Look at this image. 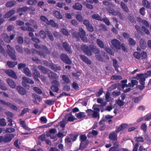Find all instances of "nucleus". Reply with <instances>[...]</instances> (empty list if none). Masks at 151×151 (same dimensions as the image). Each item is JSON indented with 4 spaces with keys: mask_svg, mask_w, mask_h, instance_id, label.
I'll list each match as a JSON object with an SVG mask.
<instances>
[{
    "mask_svg": "<svg viewBox=\"0 0 151 151\" xmlns=\"http://www.w3.org/2000/svg\"><path fill=\"white\" fill-rule=\"evenodd\" d=\"M81 49L86 55L88 56L92 55V52L95 54H98L100 52L99 48L92 45H89V47L85 45H82Z\"/></svg>",
    "mask_w": 151,
    "mask_h": 151,
    "instance_id": "nucleus-1",
    "label": "nucleus"
},
{
    "mask_svg": "<svg viewBox=\"0 0 151 151\" xmlns=\"http://www.w3.org/2000/svg\"><path fill=\"white\" fill-rule=\"evenodd\" d=\"M40 19L48 25H51L52 27L56 28H58L59 27L58 24L55 23L53 19H50L49 20L45 16H40Z\"/></svg>",
    "mask_w": 151,
    "mask_h": 151,
    "instance_id": "nucleus-2",
    "label": "nucleus"
},
{
    "mask_svg": "<svg viewBox=\"0 0 151 151\" xmlns=\"http://www.w3.org/2000/svg\"><path fill=\"white\" fill-rule=\"evenodd\" d=\"M6 47V50L9 57L12 60H16L17 58L14 49L9 45H7Z\"/></svg>",
    "mask_w": 151,
    "mask_h": 151,
    "instance_id": "nucleus-3",
    "label": "nucleus"
},
{
    "mask_svg": "<svg viewBox=\"0 0 151 151\" xmlns=\"http://www.w3.org/2000/svg\"><path fill=\"white\" fill-rule=\"evenodd\" d=\"M83 23L88 31L92 32L94 31V28L91 24L90 21L87 19H85L83 20Z\"/></svg>",
    "mask_w": 151,
    "mask_h": 151,
    "instance_id": "nucleus-4",
    "label": "nucleus"
},
{
    "mask_svg": "<svg viewBox=\"0 0 151 151\" xmlns=\"http://www.w3.org/2000/svg\"><path fill=\"white\" fill-rule=\"evenodd\" d=\"M61 60L63 63L68 65L71 64V61L69 56L66 54L62 53L60 55Z\"/></svg>",
    "mask_w": 151,
    "mask_h": 151,
    "instance_id": "nucleus-5",
    "label": "nucleus"
},
{
    "mask_svg": "<svg viewBox=\"0 0 151 151\" xmlns=\"http://www.w3.org/2000/svg\"><path fill=\"white\" fill-rule=\"evenodd\" d=\"M23 81L22 82V86L24 87L27 88V83H30L32 84L34 83V81L30 78L26 77H24L22 78Z\"/></svg>",
    "mask_w": 151,
    "mask_h": 151,
    "instance_id": "nucleus-6",
    "label": "nucleus"
},
{
    "mask_svg": "<svg viewBox=\"0 0 151 151\" xmlns=\"http://www.w3.org/2000/svg\"><path fill=\"white\" fill-rule=\"evenodd\" d=\"M112 46L117 50L121 49V44L119 41L116 39L112 40L111 41Z\"/></svg>",
    "mask_w": 151,
    "mask_h": 151,
    "instance_id": "nucleus-7",
    "label": "nucleus"
},
{
    "mask_svg": "<svg viewBox=\"0 0 151 151\" xmlns=\"http://www.w3.org/2000/svg\"><path fill=\"white\" fill-rule=\"evenodd\" d=\"M14 137V135L13 134H5L3 137L4 142V143L10 142Z\"/></svg>",
    "mask_w": 151,
    "mask_h": 151,
    "instance_id": "nucleus-8",
    "label": "nucleus"
},
{
    "mask_svg": "<svg viewBox=\"0 0 151 151\" xmlns=\"http://www.w3.org/2000/svg\"><path fill=\"white\" fill-rule=\"evenodd\" d=\"M0 101L2 104L7 106L14 110L17 111L18 109L15 106L9 102H6L5 101L1 99L0 100Z\"/></svg>",
    "mask_w": 151,
    "mask_h": 151,
    "instance_id": "nucleus-9",
    "label": "nucleus"
},
{
    "mask_svg": "<svg viewBox=\"0 0 151 151\" xmlns=\"http://www.w3.org/2000/svg\"><path fill=\"white\" fill-rule=\"evenodd\" d=\"M33 55L37 53L38 55L40 56H42L44 58H46L47 56L45 55L43 52L42 51H38L34 48H32L31 50V54Z\"/></svg>",
    "mask_w": 151,
    "mask_h": 151,
    "instance_id": "nucleus-10",
    "label": "nucleus"
},
{
    "mask_svg": "<svg viewBox=\"0 0 151 151\" xmlns=\"http://www.w3.org/2000/svg\"><path fill=\"white\" fill-rule=\"evenodd\" d=\"M5 72L7 75L12 78L14 79H17V78L15 73L11 70H6Z\"/></svg>",
    "mask_w": 151,
    "mask_h": 151,
    "instance_id": "nucleus-11",
    "label": "nucleus"
},
{
    "mask_svg": "<svg viewBox=\"0 0 151 151\" xmlns=\"http://www.w3.org/2000/svg\"><path fill=\"white\" fill-rule=\"evenodd\" d=\"M62 45L65 50L67 52L70 53H72L71 47L69 46V45L67 42H63L62 43Z\"/></svg>",
    "mask_w": 151,
    "mask_h": 151,
    "instance_id": "nucleus-12",
    "label": "nucleus"
},
{
    "mask_svg": "<svg viewBox=\"0 0 151 151\" xmlns=\"http://www.w3.org/2000/svg\"><path fill=\"white\" fill-rule=\"evenodd\" d=\"M49 67L52 70L55 72H57V70H60L61 69L60 66L52 63L50 64Z\"/></svg>",
    "mask_w": 151,
    "mask_h": 151,
    "instance_id": "nucleus-13",
    "label": "nucleus"
},
{
    "mask_svg": "<svg viewBox=\"0 0 151 151\" xmlns=\"http://www.w3.org/2000/svg\"><path fill=\"white\" fill-rule=\"evenodd\" d=\"M127 123H122L118 127L116 128L115 132L116 133H119L122 130L125 129L128 126Z\"/></svg>",
    "mask_w": 151,
    "mask_h": 151,
    "instance_id": "nucleus-14",
    "label": "nucleus"
},
{
    "mask_svg": "<svg viewBox=\"0 0 151 151\" xmlns=\"http://www.w3.org/2000/svg\"><path fill=\"white\" fill-rule=\"evenodd\" d=\"M15 13V11L14 9H12L7 12L3 16V19L8 18Z\"/></svg>",
    "mask_w": 151,
    "mask_h": 151,
    "instance_id": "nucleus-15",
    "label": "nucleus"
},
{
    "mask_svg": "<svg viewBox=\"0 0 151 151\" xmlns=\"http://www.w3.org/2000/svg\"><path fill=\"white\" fill-rule=\"evenodd\" d=\"M117 133L115 131L110 133L109 135V139L111 141L117 140L118 137Z\"/></svg>",
    "mask_w": 151,
    "mask_h": 151,
    "instance_id": "nucleus-16",
    "label": "nucleus"
},
{
    "mask_svg": "<svg viewBox=\"0 0 151 151\" xmlns=\"http://www.w3.org/2000/svg\"><path fill=\"white\" fill-rule=\"evenodd\" d=\"M80 56L82 60L86 63L88 65L91 64V62L90 60L84 55H81Z\"/></svg>",
    "mask_w": 151,
    "mask_h": 151,
    "instance_id": "nucleus-17",
    "label": "nucleus"
},
{
    "mask_svg": "<svg viewBox=\"0 0 151 151\" xmlns=\"http://www.w3.org/2000/svg\"><path fill=\"white\" fill-rule=\"evenodd\" d=\"M49 78L51 80H58L59 76L56 73H54L52 71H50L48 74Z\"/></svg>",
    "mask_w": 151,
    "mask_h": 151,
    "instance_id": "nucleus-18",
    "label": "nucleus"
},
{
    "mask_svg": "<svg viewBox=\"0 0 151 151\" xmlns=\"http://www.w3.org/2000/svg\"><path fill=\"white\" fill-rule=\"evenodd\" d=\"M16 89L18 93L22 95H24L27 93L26 90L21 86H17Z\"/></svg>",
    "mask_w": 151,
    "mask_h": 151,
    "instance_id": "nucleus-19",
    "label": "nucleus"
},
{
    "mask_svg": "<svg viewBox=\"0 0 151 151\" xmlns=\"http://www.w3.org/2000/svg\"><path fill=\"white\" fill-rule=\"evenodd\" d=\"M100 111V109L96 107L94 109L93 111L92 114V117L94 118L99 117V112Z\"/></svg>",
    "mask_w": 151,
    "mask_h": 151,
    "instance_id": "nucleus-20",
    "label": "nucleus"
},
{
    "mask_svg": "<svg viewBox=\"0 0 151 151\" xmlns=\"http://www.w3.org/2000/svg\"><path fill=\"white\" fill-rule=\"evenodd\" d=\"M137 76L140 79L139 81V83H140L141 84H142V85H145V78L144 76V74H137Z\"/></svg>",
    "mask_w": 151,
    "mask_h": 151,
    "instance_id": "nucleus-21",
    "label": "nucleus"
},
{
    "mask_svg": "<svg viewBox=\"0 0 151 151\" xmlns=\"http://www.w3.org/2000/svg\"><path fill=\"white\" fill-rule=\"evenodd\" d=\"M139 45L141 48L143 50H145L147 47V43L145 39H141L139 41Z\"/></svg>",
    "mask_w": 151,
    "mask_h": 151,
    "instance_id": "nucleus-22",
    "label": "nucleus"
},
{
    "mask_svg": "<svg viewBox=\"0 0 151 151\" xmlns=\"http://www.w3.org/2000/svg\"><path fill=\"white\" fill-rule=\"evenodd\" d=\"M142 5L146 8L150 9H151V3L147 0H142Z\"/></svg>",
    "mask_w": 151,
    "mask_h": 151,
    "instance_id": "nucleus-23",
    "label": "nucleus"
},
{
    "mask_svg": "<svg viewBox=\"0 0 151 151\" xmlns=\"http://www.w3.org/2000/svg\"><path fill=\"white\" fill-rule=\"evenodd\" d=\"M79 32H78L79 37L83 40L86 35V33L83 29L82 28H79L78 29Z\"/></svg>",
    "mask_w": 151,
    "mask_h": 151,
    "instance_id": "nucleus-24",
    "label": "nucleus"
},
{
    "mask_svg": "<svg viewBox=\"0 0 151 151\" xmlns=\"http://www.w3.org/2000/svg\"><path fill=\"white\" fill-rule=\"evenodd\" d=\"M32 75L33 77H40V73L37 70L36 68L35 67H33L32 69Z\"/></svg>",
    "mask_w": 151,
    "mask_h": 151,
    "instance_id": "nucleus-25",
    "label": "nucleus"
},
{
    "mask_svg": "<svg viewBox=\"0 0 151 151\" xmlns=\"http://www.w3.org/2000/svg\"><path fill=\"white\" fill-rule=\"evenodd\" d=\"M78 136V133H72L69 134V137L73 142L76 140Z\"/></svg>",
    "mask_w": 151,
    "mask_h": 151,
    "instance_id": "nucleus-26",
    "label": "nucleus"
},
{
    "mask_svg": "<svg viewBox=\"0 0 151 151\" xmlns=\"http://www.w3.org/2000/svg\"><path fill=\"white\" fill-rule=\"evenodd\" d=\"M6 81L7 83L12 88H15L16 84L12 80L8 78L7 79Z\"/></svg>",
    "mask_w": 151,
    "mask_h": 151,
    "instance_id": "nucleus-27",
    "label": "nucleus"
},
{
    "mask_svg": "<svg viewBox=\"0 0 151 151\" xmlns=\"http://www.w3.org/2000/svg\"><path fill=\"white\" fill-rule=\"evenodd\" d=\"M120 6L123 11L126 12L128 13L129 12V10L127 6L123 1L121 2Z\"/></svg>",
    "mask_w": 151,
    "mask_h": 151,
    "instance_id": "nucleus-28",
    "label": "nucleus"
},
{
    "mask_svg": "<svg viewBox=\"0 0 151 151\" xmlns=\"http://www.w3.org/2000/svg\"><path fill=\"white\" fill-rule=\"evenodd\" d=\"M53 14L55 17L59 19H62L63 18L62 15L60 12L58 11H54L53 12Z\"/></svg>",
    "mask_w": 151,
    "mask_h": 151,
    "instance_id": "nucleus-29",
    "label": "nucleus"
},
{
    "mask_svg": "<svg viewBox=\"0 0 151 151\" xmlns=\"http://www.w3.org/2000/svg\"><path fill=\"white\" fill-rule=\"evenodd\" d=\"M72 7L76 10H81L82 8V6L79 3H76Z\"/></svg>",
    "mask_w": 151,
    "mask_h": 151,
    "instance_id": "nucleus-30",
    "label": "nucleus"
},
{
    "mask_svg": "<svg viewBox=\"0 0 151 151\" xmlns=\"http://www.w3.org/2000/svg\"><path fill=\"white\" fill-rule=\"evenodd\" d=\"M42 49L43 51L42 52H43L45 55V54H49L51 53L50 50H49L47 47L45 45H43L42 46Z\"/></svg>",
    "mask_w": 151,
    "mask_h": 151,
    "instance_id": "nucleus-31",
    "label": "nucleus"
},
{
    "mask_svg": "<svg viewBox=\"0 0 151 151\" xmlns=\"http://www.w3.org/2000/svg\"><path fill=\"white\" fill-rule=\"evenodd\" d=\"M6 64L9 68H13L17 64V62H12L8 61L6 62Z\"/></svg>",
    "mask_w": 151,
    "mask_h": 151,
    "instance_id": "nucleus-32",
    "label": "nucleus"
},
{
    "mask_svg": "<svg viewBox=\"0 0 151 151\" xmlns=\"http://www.w3.org/2000/svg\"><path fill=\"white\" fill-rule=\"evenodd\" d=\"M45 32H46L47 36L52 41H53L54 40L53 36L51 32L48 29H45Z\"/></svg>",
    "mask_w": 151,
    "mask_h": 151,
    "instance_id": "nucleus-33",
    "label": "nucleus"
},
{
    "mask_svg": "<svg viewBox=\"0 0 151 151\" xmlns=\"http://www.w3.org/2000/svg\"><path fill=\"white\" fill-rule=\"evenodd\" d=\"M38 68L44 74H47L48 73L47 69L43 66L39 65L38 66Z\"/></svg>",
    "mask_w": 151,
    "mask_h": 151,
    "instance_id": "nucleus-34",
    "label": "nucleus"
},
{
    "mask_svg": "<svg viewBox=\"0 0 151 151\" xmlns=\"http://www.w3.org/2000/svg\"><path fill=\"white\" fill-rule=\"evenodd\" d=\"M91 18L94 19L101 21V17L98 14H93L91 15Z\"/></svg>",
    "mask_w": 151,
    "mask_h": 151,
    "instance_id": "nucleus-35",
    "label": "nucleus"
},
{
    "mask_svg": "<svg viewBox=\"0 0 151 151\" xmlns=\"http://www.w3.org/2000/svg\"><path fill=\"white\" fill-rule=\"evenodd\" d=\"M96 42L98 46L101 48L104 47V44L103 41L100 39H98L96 40Z\"/></svg>",
    "mask_w": 151,
    "mask_h": 151,
    "instance_id": "nucleus-36",
    "label": "nucleus"
},
{
    "mask_svg": "<svg viewBox=\"0 0 151 151\" xmlns=\"http://www.w3.org/2000/svg\"><path fill=\"white\" fill-rule=\"evenodd\" d=\"M112 7H107L106 9L107 12L111 14L114 15H116V12L112 8Z\"/></svg>",
    "mask_w": 151,
    "mask_h": 151,
    "instance_id": "nucleus-37",
    "label": "nucleus"
},
{
    "mask_svg": "<svg viewBox=\"0 0 151 151\" xmlns=\"http://www.w3.org/2000/svg\"><path fill=\"white\" fill-rule=\"evenodd\" d=\"M24 72L26 75L29 77H31L32 74L29 69L28 68H26L24 69Z\"/></svg>",
    "mask_w": 151,
    "mask_h": 151,
    "instance_id": "nucleus-38",
    "label": "nucleus"
},
{
    "mask_svg": "<svg viewBox=\"0 0 151 151\" xmlns=\"http://www.w3.org/2000/svg\"><path fill=\"white\" fill-rule=\"evenodd\" d=\"M127 19L131 23H133L136 22V20L134 18L133 16L131 14H129L127 16Z\"/></svg>",
    "mask_w": 151,
    "mask_h": 151,
    "instance_id": "nucleus-39",
    "label": "nucleus"
},
{
    "mask_svg": "<svg viewBox=\"0 0 151 151\" xmlns=\"http://www.w3.org/2000/svg\"><path fill=\"white\" fill-rule=\"evenodd\" d=\"M67 116H70L68 117V121L72 122L74 120H76V119L73 115L72 114L71 112H70L67 115Z\"/></svg>",
    "mask_w": 151,
    "mask_h": 151,
    "instance_id": "nucleus-40",
    "label": "nucleus"
},
{
    "mask_svg": "<svg viewBox=\"0 0 151 151\" xmlns=\"http://www.w3.org/2000/svg\"><path fill=\"white\" fill-rule=\"evenodd\" d=\"M16 4L14 1H9L6 2V6L7 7H11L13 6Z\"/></svg>",
    "mask_w": 151,
    "mask_h": 151,
    "instance_id": "nucleus-41",
    "label": "nucleus"
},
{
    "mask_svg": "<svg viewBox=\"0 0 151 151\" xmlns=\"http://www.w3.org/2000/svg\"><path fill=\"white\" fill-rule=\"evenodd\" d=\"M39 36L43 39H45L46 37V34L45 31L42 30H40L39 32Z\"/></svg>",
    "mask_w": 151,
    "mask_h": 151,
    "instance_id": "nucleus-42",
    "label": "nucleus"
},
{
    "mask_svg": "<svg viewBox=\"0 0 151 151\" xmlns=\"http://www.w3.org/2000/svg\"><path fill=\"white\" fill-rule=\"evenodd\" d=\"M58 86L53 85L51 86V88L53 92L58 93L59 90Z\"/></svg>",
    "mask_w": 151,
    "mask_h": 151,
    "instance_id": "nucleus-43",
    "label": "nucleus"
},
{
    "mask_svg": "<svg viewBox=\"0 0 151 151\" xmlns=\"http://www.w3.org/2000/svg\"><path fill=\"white\" fill-rule=\"evenodd\" d=\"M30 9V8L27 6H24L18 9L19 11L22 12H26Z\"/></svg>",
    "mask_w": 151,
    "mask_h": 151,
    "instance_id": "nucleus-44",
    "label": "nucleus"
},
{
    "mask_svg": "<svg viewBox=\"0 0 151 151\" xmlns=\"http://www.w3.org/2000/svg\"><path fill=\"white\" fill-rule=\"evenodd\" d=\"M134 139L135 141L138 142H143L144 141L143 138L141 136H139L138 137H134Z\"/></svg>",
    "mask_w": 151,
    "mask_h": 151,
    "instance_id": "nucleus-45",
    "label": "nucleus"
},
{
    "mask_svg": "<svg viewBox=\"0 0 151 151\" xmlns=\"http://www.w3.org/2000/svg\"><path fill=\"white\" fill-rule=\"evenodd\" d=\"M15 47L17 51L21 53H23V50L22 46L19 45H17L15 46Z\"/></svg>",
    "mask_w": 151,
    "mask_h": 151,
    "instance_id": "nucleus-46",
    "label": "nucleus"
},
{
    "mask_svg": "<svg viewBox=\"0 0 151 151\" xmlns=\"http://www.w3.org/2000/svg\"><path fill=\"white\" fill-rule=\"evenodd\" d=\"M62 78L63 79L64 81L66 83H68L70 82V80L69 78L66 75H63Z\"/></svg>",
    "mask_w": 151,
    "mask_h": 151,
    "instance_id": "nucleus-47",
    "label": "nucleus"
},
{
    "mask_svg": "<svg viewBox=\"0 0 151 151\" xmlns=\"http://www.w3.org/2000/svg\"><path fill=\"white\" fill-rule=\"evenodd\" d=\"M85 114V113L84 112H80L77 114L76 117L78 119H81L82 118H84L86 116V115Z\"/></svg>",
    "mask_w": 151,
    "mask_h": 151,
    "instance_id": "nucleus-48",
    "label": "nucleus"
},
{
    "mask_svg": "<svg viewBox=\"0 0 151 151\" xmlns=\"http://www.w3.org/2000/svg\"><path fill=\"white\" fill-rule=\"evenodd\" d=\"M32 96L36 100L40 102H41L42 101L40 96L36 94H32Z\"/></svg>",
    "mask_w": 151,
    "mask_h": 151,
    "instance_id": "nucleus-49",
    "label": "nucleus"
},
{
    "mask_svg": "<svg viewBox=\"0 0 151 151\" xmlns=\"http://www.w3.org/2000/svg\"><path fill=\"white\" fill-rule=\"evenodd\" d=\"M105 50L110 55H114V52L109 47H106L105 48Z\"/></svg>",
    "mask_w": 151,
    "mask_h": 151,
    "instance_id": "nucleus-50",
    "label": "nucleus"
},
{
    "mask_svg": "<svg viewBox=\"0 0 151 151\" xmlns=\"http://www.w3.org/2000/svg\"><path fill=\"white\" fill-rule=\"evenodd\" d=\"M76 18L79 22H81L83 20V17L81 14H78L75 17Z\"/></svg>",
    "mask_w": 151,
    "mask_h": 151,
    "instance_id": "nucleus-51",
    "label": "nucleus"
},
{
    "mask_svg": "<svg viewBox=\"0 0 151 151\" xmlns=\"http://www.w3.org/2000/svg\"><path fill=\"white\" fill-rule=\"evenodd\" d=\"M20 124L23 127L24 129L25 130H29V129L28 128V127L26 125L24 121L22 120L20 122Z\"/></svg>",
    "mask_w": 151,
    "mask_h": 151,
    "instance_id": "nucleus-52",
    "label": "nucleus"
},
{
    "mask_svg": "<svg viewBox=\"0 0 151 151\" xmlns=\"http://www.w3.org/2000/svg\"><path fill=\"white\" fill-rule=\"evenodd\" d=\"M70 95L69 93H67L65 92H63L62 93H60L59 96H57V99H58L64 96H70Z\"/></svg>",
    "mask_w": 151,
    "mask_h": 151,
    "instance_id": "nucleus-53",
    "label": "nucleus"
},
{
    "mask_svg": "<svg viewBox=\"0 0 151 151\" xmlns=\"http://www.w3.org/2000/svg\"><path fill=\"white\" fill-rule=\"evenodd\" d=\"M5 119L4 118H0V126L4 127L5 126L6 124V122H5Z\"/></svg>",
    "mask_w": 151,
    "mask_h": 151,
    "instance_id": "nucleus-54",
    "label": "nucleus"
},
{
    "mask_svg": "<svg viewBox=\"0 0 151 151\" xmlns=\"http://www.w3.org/2000/svg\"><path fill=\"white\" fill-rule=\"evenodd\" d=\"M61 31L62 33L64 35L67 36L69 35L68 31L65 28H62Z\"/></svg>",
    "mask_w": 151,
    "mask_h": 151,
    "instance_id": "nucleus-55",
    "label": "nucleus"
},
{
    "mask_svg": "<svg viewBox=\"0 0 151 151\" xmlns=\"http://www.w3.org/2000/svg\"><path fill=\"white\" fill-rule=\"evenodd\" d=\"M33 89L36 93L39 94H41L42 93L41 90L38 87L35 86L33 87Z\"/></svg>",
    "mask_w": 151,
    "mask_h": 151,
    "instance_id": "nucleus-56",
    "label": "nucleus"
},
{
    "mask_svg": "<svg viewBox=\"0 0 151 151\" xmlns=\"http://www.w3.org/2000/svg\"><path fill=\"white\" fill-rule=\"evenodd\" d=\"M133 56L137 59H140L141 57V55L140 53L137 52H134L133 54Z\"/></svg>",
    "mask_w": 151,
    "mask_h": 151,
    "instance_id": "nucleus-57",
    "label": "nucleus"
},
{
    "mask_svg": "<svg viewBox=\"0 0 151 151\" xmlns=\"http://www.w3.org/2000/svg\"><path fill=\"white\" fill-rule=\"evenodd\" d=\"M15 131V129L12 127L7 128L5 130V132L6 133L13 132H14Z\"/></svg>",
    "mask_w": 151,
    "mask_h": 151,
    "instance_id": "nucleus-58",
    "label": "nucleus"
},
{
    "mask_svg": "<svg viewBox=\"0 0 151 151\" xmlns=\"http://www.w3.org/2000/svg\"><path fill=\"white\" fill-rule=\"evenodd\" d=\"M129 43L131 45H134L136 44V42L133 38H130L129 40Z\"/></svg>",
    "mask_w": 151,
    "mask_h": 151,
    "instance_id": "nucleus-59",
    "label": "nucleus"
},
{
    "mask_svg": "<svg viewBox=\"0 0 151 151\" xmlns=\"http://www.w3.org/2000/svg\"><path fill=\"white\" fill-rule=\"evenodd\" d=\"M72 35L73 38H75L76 39H78L79 37L78 32H77L76 31L73 32L72 34Z\"/></svg>",
    "mask_w": 151,
    "mask_h": 151,
    "instance_id": "nucleus-60",
    "label": "nucleus"
},
{
    "mask_svg": "<svg viewBox=\"0 0 151 151\" xmlns=\"http://www.w3.org/2000/svg\"><path fill=\"white\" fill-rule=\"evenodd\" d=\"M101 21H103L108 26L110 25V23L109 20L106 17L102 18Z\"/></svg>",
    "mask_w": 151,
    "mask_h": 151,
    "instance_id": "nucleus-61",
    "label": "nucleus"
},
{
    "mask_svg": "<svg viewBox=\"0 0 151 151\" xmlns=\"http://www.w3.org/2000/svg\"><path fill=\"white\" fill-rule=\"evenodd\" d=\"M147 126L146 124L145 123L142 124L141 126V129L145 133L147 132Z\"/></svg>",
    "mask_w": 151,
    "mask_h": 151,
    "instance_id": "nucleus-62",
    "label": "nucleus"
},
{
    "mask_svg": "<svg viewBox=\"0 0 151 151\" xmlns=\"http://www.w3.org/2000/svg\"><path fill=\"white\" fill-rule=\"evenodd\" d=\"M45 102L46 103L49 105H51L53 104L55 102V100H47Z\"/></svg>",
    "mask_w": 151,
    "mask_h": 151,
    "instance_id": "nucleus-63",
    "label": "nucleus"
},
{
    "mask_svg": "<svg viewBox=\"0 0 151 151\" xmlns=\"http://www.w3.org/2000/svg\"><path fill=\"white\" fill-rule=\"evenodd\" d=\"M29 109L28 108H24L21 111L20 114L21 115L23 116L25 113L29 112Z\"/></svg>",
    "mask_w": 151,
    "mask_h": 151,
    "instance_id": "nucleus-64",
    "label": "nucleus"
}]
</instances>
